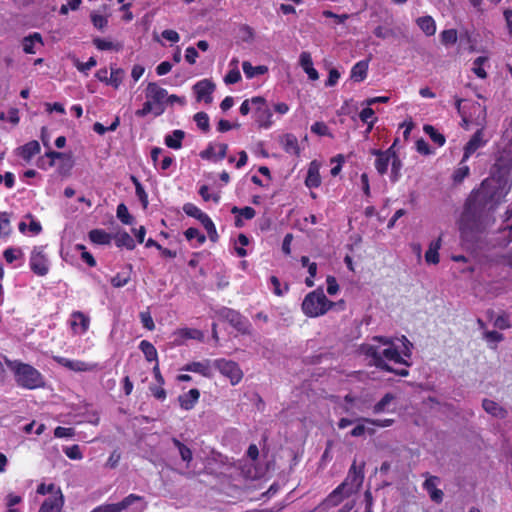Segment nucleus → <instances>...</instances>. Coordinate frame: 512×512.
I'll return each mask as SVG.
<instances>
[{"instance_id":"obj_1","label":"nucleus","mask_w":512,"mask_h":512,"mask_svg":"<svg viewBox=\"0 0 512 512\" xmlns=\"http://www.w3.org/2000/svg\"><path fill=\"white\" fill-rule=\"evenodd\" d=\"M512 169V160H496L492 175L486 178L468 197L461 215V229L479 230L500 201L508 194L510 184L508 175Z\"/></svg>"},{"instance_id":"obj_2","label":"nucleus","mask_w":512,"mask_h":512,"mask_svg":"<svg viewBox=\"0 0 512 512\" xmlns=\"http://www.w3.org/2000/svg\"><path fill=\"white\" fill-rule=\"evenodd\" d=\"M403 350L401 352L395 347L394 342L391 338L383 336H375L370 341L363 343L359 350L367 359L369 364L375 367L394 373L396 375L406 377L409 371L406 368L394 369L389 363L404 364L409 366L410 364L405 358L411 357L412 343L405 337L402 336Z\"/></svg>"},{"instance_id":"obj_3","label":"nucleus","mask_w":512,"mask_h":512,"mask_svg":"<svg viewBox=\"0 0 512 512\" xmlns=\"http://www.w3.org/2000/svg\"><path fill=\"white\" fill-rule=\"evenodd\" d=\"M5 363L20 388L35 390L45 386V377L40 371L28 363L5 358Z\"/></svg>"},{"instance_id":"obj_4","label":"nucleus","mask_w":512,"mask_h":512,"mask_svg":"<svg viewBox=\"0 0 512 512\" xmlns=\"http://www.w3.org/2000/svg\"><path fill=\"white\" fill-rule=\"evenodd\" d=\"M301 308L307 317L316 318L332 309L344 310L345 302L343 300L333 302L326 297L322 288H317L304 297Z\"/></svg>"},{"instance_id":"obj_5","label":"nucleus","mask_w":512,"mask_h":512,"mask_svg":"<svg viewBox=\"0 0 512 512\" xmlns=\"http://www.w3.org/2000/svg\"><path fill=\"white\" fill-rule=\"evenodd\" d=\"M462 126L468 128L473 124L484 129L487 123V108L478 102H468L467 110L462 119Z\"/></svg>"},{"instance_id":"obj_6","label":"nucleus","mask_w":512,"mask_h":512,"mask_svg":"<svg viewBox=\"0 0 512 512\" xmlns=\"http://www.w3.org/2000/svg\"><path fill=\"white\" fill-rule=\"evenodd\" d=\"M45 250L46 246H35L33 247L29 258V267L31 271L40 277L46 276L50 270V261Z\"/></svg>"},{"instance_id":"obj_7","label":"nucleus","mask_w":512,"mask_h":512,"mask_svg":"<svg viewBox=\"0 0 512 512\" xmlns=\"http://www.w3.org/2000/svg\"><path fill=\"white\" fill-rule=\"evenodd\" d=\"M213 366L226 378L230 380L232 385H237L243 378V372L239 365L224 358L213 361Z\"/></svg>"},{"instance_id":"obj_8","label":"nucleus","mask_w":512,"mask_h":512,"mask_svg":"<svg viewBox=\"0 0 512 512\" xmlns=\"http://www.w3.org/2000/svg\"><path fill=\"white\" fill-rule=\"evenodd\" d=\"M146 99L156 106L157 113L165 112V104L167 98V90L160 87L155 82L148 83L145 91Z\"/></svg>"},{"instance_id":"obj_9","label":"nucleus","mask_w":512,"mask_h":512,"mask_svg":"<svg viewBox=\"0 0 512 512\" xmlns=\"http://www.w3.org/2000/svg\"><path fill=\"white\" fill-rule=\"evenodd\" d=\"M363 480V465L357 467L354 462L349 469L347 477L340 485L346 490V494H353L360 488Z\"/></svg>"},{"instance_id":"obj_10","label":"nucleus","mask_w":512,"mask_h":512,"mask_svg":"<svg viewBox=\"0 0 512 512\" xmlns=\"http://www.w3.org/2000/svg\"><path fill=\"white\" fill-rule=\"evenodd\" d=\"M53 361L74 372H92L99 369V365L93 362L68 359L62 356H53Z\"/></svg>"},{"instance_id":"obj_11","label":"nucleus","mask_w":512,"mask_h":512,"mask_svg":"<svg viewBox=\"0 0 512 512\" xmlns=\"http://www.w3.org/2000/svg\"><path fill=\"white\" fill-rule=\"evenodd\" d=\"M120 512H143L147 503L142 496L129 494L122 501L118 502Z\"/></svg>"},{"instance_id":"obj_12","label":"nucleus","mask_w":512,"mask_h":512,"mask_svg":"<svg viewBox=\"0 0 512 512\" xmlns=\"http://www.w3.org/2000/svg\"><path fill=\"white\" fill-rule=\"evenodd\" d=\"M371 154L376 157L375 159V168L380 175H384L387 173L388 168L390 166V162L394 157V145L389 147L387 150L382 151L378 149H373Z\"/></svg>"},{"instance_id":"obj_13","label":"nucleus","mask_w":512,"mask_h":512,"mask_svg":"<svg viewBox=\"0 0 512 512\" xmlns=\"http://www.w3.org/2000/svg\"><path fill=\"white\" fill-rule=\"evenodd\" d=\"M486 143L487 140L484 139V129L478 128L465 145L462 162H466L474 152L483 147Z\"/></svg>"},{"instance_id":"obj_14","label":"nucleus","mask_w":512,"mask_h":512,"mask_svg":"<svg viewBox=\"0 0 512 512\" xmlns=\"http://www.w3.org/2000/svg\"><path fill=\"white\" fill-rule=\"evenodd\" d=\"M70 326L75 335H84L90 326V317L81 311H74L70 316Z\"/></svg>"},{"instance_id":"obj_15","label":"nucleus","mask_w":512,"mask_h":512,"mask_svg":"<svg viewBox=\"0 0 512 512\" xmlns=\"http://www.w3.org/2000/svg\"><path fill=\"white\" fill-rule=\"evenodd\" d=\"M214 89L215 85L208 79L200 80L193 86L197 101H204L208 104L212 102Z\"/></svg>"},{"instance_id":"obj_16","label":"nucleus","mask_w":512,"mask_h":512,"mask_svg":"<svg viewBox=\"0 0 512 512\" xmlns=\"http://www.w3.org/2000/svg\"><path fill=\"white\" fill-rule=\"evenodd\" d=\"M213 362L209 359L202 361H193L184 365L181 370L200 374L203 377L210 378L212 376Z\"/></svg>"},{"instance_id":"obj_17","label":"nucleus","mask_w":512,"mask_h":512,"mask_svg":"<svg viewBox=\"0 0 512 512\" xmlns=\"http://www.w3.org/2000/svg\"><path fill=\"white\" fill-rule=\"evenodd\" d=\"M63 504L64 497L60 488H58L54 495L44 500L38 512H61Z\"/></svg>"},{"instance_id":"obj_18","label":"nucleus","mask_w":512,"mask_h":512,"mask_svg":"<svg viewBox=\"0 0 512 512\" xmlns=\"http://www.w3.org/2000/svg\"><path fill=\"white\" fill-rule=\"evenodd\" d=\"M18 229L22 234H30L36 236L41 233V223L31 214H27L18 224Z\"/></svg>"},{"instance_id":"obj_19","label":"nucleus","mask_w":512,"mask_h":512,"mask_svg":"<svg viewBox=\"0 0 512 512\" xmlns=\"http://www.w3.org/2000/svg\"><path fill=\"white\" fill-rule=\"evenodd\" d=\"M228 145L225 143L210 144L200 156L203 159L221 161L226 157Z\"/></svg>"},{"instance_id":"obj_20","label":"nucleus","mask_w":512,"mask_h":512,"mask_svg":"<svg viewBox=\"0 0 512 512\" xmlns=\"http://www.w3.org/2000/svg\"><path fill=\"white\" fill-rule=\"evenodd\" d=\"M426 480L423 483V488L428 492L431 500L435 503H441L443 500V492L442 490L437 488V485L440 482V479L437 476L425 474Z\"/></svg>"},{"instance_id":"obj_21","label":"nucleus","mask_w":512,"mask_h":512,"mask_svg":"<svg viewBox=\"0 0 512 512\" xmlns=\"http://www.w3.org/2000/svg\"><path fill=\"white\" fill-rule=\"evenodd\" d=\"M299 64L305 73L308 75V78L312 81H315L319 78L318 71L313 67V61L311 54L307 51H303L299 56Z\"/></svg>"},{"instance_id":"obj_22","label":"nucleus","mask_w":512,"mask_h":512,"mask_svg":"<svg viewBox=\"0 0 512 512\" xmlns=\"http://www.w3.org/2000/svg\"><path fill=\"white\" fill-rule=\"evenodd\" d=\"M36 45H44L42 36L38 32L25 36L22 40L23 51L26 54H35L37 52Z\"/></svg>"},{"instance_id":"obj_23","label":"nucleus","mask_w":512,"mask_h":512,"mask_svg":"<svg viewBox=\"0 0 512 512\" xmlns=\"http://www.w3.org/2000/svg\"><path fill=\"white\" fill-rule=\"evenodd\" d=\"M351 494H346V490L343 486H337L323 501V505L330 508L339 505L345 498Z\"/></svg>"},{"instance_id":"obj_24","label":"nucleus","mask_w":512,"mask_h":512,"mask_svg":"<svg viewBox=\"0 0 512 512\" xmlns=\"http://www.w3.org/2000/svg\"><path fill=\"white\" fill-rule=\"evenodd\" d=\"M200 397V392L198 389L193 388L190 389L187 393L180 395L178 400L181 408L184 410H191L195 404L198 402Z\"/></svg>"},{"instance_id":"obj_25","label":"nucleus","mask_w":512,"mask_h":512,"mask_svg":"<svg viewBox=\"0 0 512 512\" xmlns=\"http://www.w3.org/2000/svg\"><path fill=\"white\" fill-rule=\"evenodd\" d=\"M369 68L368 60H361L353 65L350 78L355 82H362L366 79Z\"/></svg>"},{"instance_id":"obj_26","label":"nucleus","mask_w":512,"mask_h":512,"mask_svg":"<svg viewBox=\"0 0 512 512\" xmlns=\"http://www.w3.org/2000/svg\"><path fill=\"white\" fill-rule=\"evenodd\" d=\"M184 137L185 132L183 130L176 129L165 136L164 142L167 147L178 150L182 147Z\"/></svg>"},{"instance_id":"obj_27","label":"nucleus","mask_w":512,"mask_h":512,"mask_svg":"<svg viewBox=\"0 0 512 512\" xmlns=\"http://www.w3.org/2000/svg\"><path fill=\"white\" fill-rule=\"evenodd\" d=\"M305 184L309 188H317L321 184V177L319 174V167L316 162H312L309 166Z\"/></svg>"},{"instance_id":"obj_28","label":"nucleus","mask_w":512,"mask_h":512,"mask_svg":"<svg viewBox=\"0 0 512 512\" xmlns=\"http://www.w3.org/2000/svg\"><path fill=\"white\" fill-rule=\"evenodd\" d=\"M231 212H232V214H236V215L239 216L235 220L236 227H242L243 226V221H242L241 217L245 218L246 220H251L256 215V212H255L254 208L249 207V206H246V207H243V208H238V207L234 206L231 209Z\"/></svg>"},{"instance_id":"obj_29","label":"nucleus","mask_w":512,"mask_h":512,"mask_svg":"<svg viewBox=\"0 0 512 512\" xmlns=\"http://www.w3.org/2000/svg\"><path fill=\"white\" fill-rule=\"evenodd\" d=\"M283 149L291 155L300 153L297 137L293 134H285L281 140Z\"/></svg>"},{"instance_id":"obj_30","label":"nucleus","mask_w":512,"mask_h":512,"mask_svg":"<svg viewBox=\"0 0 512 512\" xmlns=\"http://www.w3.org/2000/svg\"><path fill=\"white\" fill-rule=\"evenodd\" d=\"M441 243H442V240L440 237L436 240H433L430 243L429 248L425 253V260L427 263H429V264H438L439 263L438 251L441 248Z\"/></svg>"},{"instance_id":"obj_31","label":"nucleus","mask_w":512,"mask_h":512,"mask_svg":"<svg viewBox=\"0 0 512 512\" xmlns=\"http://www.w3.org/2000/svg\"><path fill=\"white\" fill-rule=\"evenodd\" d=\"M482 407L488 414L494 417L504 418L507 414L506 410L493 400L484 399Z\"/></svg>"},{"instance_id":"obj_32","label":"nucleus","mask_w":512,"mask_h":512,"mask_svg":"<svg viewBox=\"0 0 512 512\" xmlns=\"http://www.w3.org/2000/svg\"><path fill=\"white\" fill-rule=\"evenodd\" d=\"M40 152V144L38 141L33 140L19 148V155L26 161Z\"/></svg>"},{"instance_id":"obj_33","label":"nucleus","mask_w":512,"mask_h":512,"mask_svg":"<svg viewBox=\"0 0 512 512\" xmlns=\"http://www.w3.org/2000/svg\"><path fill=\"white\" fill-rule=\"evenodd\" d=\"M139 349L144 354L146 361L158 363V353L155 346L151 342L142 340L139 343Z\"/></svg>"},{"instance_id":"obj_34","label":"nucleus","mask_w":512,"mask_h":512,"mask_svg":"<svg viewBox=\"0 0 512 512\" xmlns=\"http://www.w3.org/2000/svg\"><path fill=\"white\" fill-rule=\"evenodd\" d=\"M418 27L427 35L432 36L436 32V23L431 16H422L416 20Z\"/></svg>"},{"instance_id":"obj_35","label":"nucleus","mask_w":512,"mask_h":512,"mask_svg":"<svg viewBox=\"0 0 512 512\" xmlns=\"http://www.w3.org/2000/svg\"><path fill=\"white\" fill-rule=\"evenodd\" d=\"M242 69L245 76L248 79H252L257 75H262L267 72L268 68L266 66H253L250 62L244 61L242 64Z\"/></svg>"},{"instance_id":"obj_36","label":"nucleus","mask_w":512,"mask_h":512,"mask_svg":"<svg viewBox=\"0 0 512 512\" xmlns=\"http://www.w3.org/2000/svg\"><path fill=\"white\" fill-rule=\"evenodd\" d=\"M130 180L135 186V194H136L137 198L141 202L143 208L146 209L148 206V203H149L148 202V194L146 193L143 185L141 184V182L138 180V178L136 176L131 175Z\"/></svg>"},{"instance_id":"obj_37","label":"nucleus","mask_w":512,"mask_h":512,"mask_svg":"<svg viewBox=\"0 0 512 512\" xmlns=\"http://www.w3.org/2000/svg\"><path fill=\"white\" fill-rule=\"evenodd\" d=\"M89 239L99 245L109 244L111 241L110 235L102 229H94L89 232Z\"/></svg>"},{"instance_id":"obj_38","label":"nucleus","mask_w":512,"mask_h":512,"mask_svg":"<svg viewBox=\"0 0 512 512\" xmlns=\"http://www.w3.org/2000/svg\"><path fill=\"white\" fill-rule=\"evenodd\" d=\"M256 122L260 127L269 128L272 125V112L266 107L256 113Z\"/></svg>"},{"instance_id":"obj_39","label":"nucleus","mask_w":512,"mask_h":512,"mask_svg":"<svg viewBox=\"0 0 512 512\" xmlns=\"http://www.w3.org/2000/svg\"><path fill=\"white\" fill-rule=\"evenodd\" d=\"M3 257L8 264H12L18 259H23L24 254L19 247H8L3 251Z\"/></svg>"},{"instance_id":"obj_40","label":"nucleus","mask_w":512,"mask_h":512,"mask_svg":"<svg viewBox=\"0 0 512 512\" xmlns=\"http://www.w3.org/2000/svg\"><path fill=\"white\" fill-rule=\"evenodd\" d=\"M487 62L488 58L485 56H479L473 61L472 71L477 77L481 79H485L487 77V73L484 69V65Z\"/></svg>"},{"instance_id":"obj_41","label":"nucleus","mask_w":512,"mask_h":512,"mask_svg":"<svg viewBox=\"0 0 512 512\" xmlns=\"http://www.w3.org/2000/svg\"><path fill=\"white\" fill-rule=\"evenodd\" d=\"M424 132L430 137V139L438 146H443L445 143V137L432 125H425L423 128Z\"/></svg>"},{"instance_id":"obj_42","label":"nucleus","mask_w":512,"mask_h":512,"mask_svg":"<svg viewBox=\"0 0 512 512\" xmlns=\"http://www.w3.org/2000/svg\"><path fill=\"white\" fill-rule=\"evenodd\" d=\"M391 174H390V180L395 183L397 182L401 177V169H402V162L399 159V157L396 155V152L394 151V157L392 158L391 162Z\"/></svg>"},{"instance_id":"obj_43","label":"nucleus","mask_w":512,"mask_h":512,"mask_svg":"<svg viewBox=\"0 0 512 512\" xmlns=\"http://www.w3.org/2000/svg\"><path fill=\"white\" fill-rule=\"evenodd\" d=\"M172 442L178 449L181 459L184 462L190 463L193 458L191 449L180 442L177 438H172Z\"/></svg>"},{"instance_id":"obj_44","label":"nucleus","mask_w":512,"mask_h":512,"mask_svg":"<svg viewBox=\"0 0 512 512\" xmlns=\"http://www.w3.org/2000/svg\"><path fill=\"white\" fill-rule=\"evenodd\" d=\"M115 242L118 247H125L128 250H133L136 246L135 241L127 232L119 233Z\"/></svg>"},{"instance_id":"obj_45","label":"nucleus","mask_w":512,"mask_h":512,"mask_svg":"<svg viewBox=\"0 0 512 512\" xmlns=\"http://www.w3.org/2000/svg\"><path fill=\"white\" fill-rule=\"evenodd\" d=\"M125 72L121 68L111 67L108 85L118 88L124 79Z\"/></svg>"},{"instance_id":"obj_46","label":"nucleus","mask_w":512,"mask_h":512,"mask_svg":"<svg viewBox=\"0 0 512 512\" xmlns=\"http://www.w3.org/2000/svg\"><path fill=\"white\" fill-rule=\"evenodd\" d=\"M176 334L182 339L202 340L203 338V333L200 330L193 328H181L176 332Z\"/></svg>"},{"instance_id":"obj_47","label":"nucleus","mask_w":512,"mask_h":512,"mask_svg":"<svg viewBox=\"0 0 512 512\" xmlns=\"http://www.w3.org/2000/svg\"><path fill=\"white\" fill-rule=\"evenodd\" d=\"M395 399V396L391 393H386L380 401H378L374 407L373 412L375 414H379L385 412L387 407L391 404V402Z\"/></svg>"},{"instance_id":"obj_48","label":"nucleus","mask_w":512,"mask_h":512,"mask_svg":"<svg viewBox=\"0 0 512 512\" xmlns=\"http://www.w3.org/2000/svg\"><path fill=\"white\" fill-rule=\"evenodd\" d=\"M194 121L199 129H201L204 132L209 131L210 124H209V117L207 113L205 112H198L194 115Z\"/></svg>"},{"instance_id":"obj_49","label":"nucleus","mask_w":512,"mask_h":512,"mask_svg":"<svg viewBox=\"0 0 512 512\" xmlns=\"http://www.w3.org/2000/svg\"><path fill=\"white\" fill-rule=\"evenodd\" d=\"M269 282L270 288L275 295L283 296L288 292V285L285 284L284 287H282L280 280L276 276H271Z\"/></svg>"},{"instance_id":"obj_50","label":"nucleus","mask_w":512,"mask_h":512,"mask_svg":"<svg viewBox=\"0 0 512 512\" xmlns=\"http://www.w3.org/2000/svg\"><path fill=\"white\" fill-rule=\"evenodd\" d=\"M63 452L71 460H81L83 458V453L77 444L64 447Z\"/></svg>"},{"instance_id":"obj_51","label":"nucleus","mask_w":512,"mask_h":512,"mask_svg":"<svg viewBox=\"0 0 512 512\" xmlns=\"http://www.w3.org/2000/svg\"><path fill=\"white\" fill-rule=\"evenodd\" d=\"M97 65V61L94 57H90L87 62H80L78 59H74V66L78 71L88 74V71Z\"/></svg>"},{"instance_id":"obj_52","label":"nucleus","mask_w":512,"mask_h":512,"mask_svg":"<svg viewBox=\"0 0 512 512\" xmlns=\"http://www.w3.org/2000/svg\"><path fill=\"white\" fill-rule=\"evenodd\" d=\"M311 132L318 136L333 137L329 127L324 122L321 121H317L314 124H312Z\"/></svg>"},{"instance_id":"obj_53","label":"nucleus","mask_w":512,"mask_h":512,"mask_svg":"<svg viewBox=\"0 0 512 512\" xmlns=\"http://www.w3.org/2000/svg\"><path fill=\"white\" fill-rule=\"evenodd\" d=\"M184 234L188 241H192V240L196 239L198 245H201L206 241L205 235L200 233V231L197 228H193V227L188 228Z\"/></svg>"},{"instance_id":"obj_54","label":"nucleus","mask_w":512,"mask_h":512,"mask_svg":"<svg viewBox=\"0 0 512 512\" xmlns=\"http://www.w3.org/2000/svg\"><path fill=\"white\" fill-rule=\"evenodd\" d=\"M150 113L154 114L156 117L162 115V113H157L156 106L151 104L147 99L142 108L135 112L136 116L138 117H145Z\"/></svg>"},{"instance_id":"obj_55","label":"nucleus","mask_w":512,"mask_h":512,"mask_svg":"<svg viewBox=\"0 0 512 512\" xmlns=\"http://www.w3.org/2000/svg\"><path fill=\"white\" fill-rule=\"evenodd\" d=\"M441 42L444 45H452L457 42V31L455 29L444 30L440 34Z\"/></svg>"},{"instance_id":"obj_56","label":"nucleus","mask_w":512,"mask_h":512,"mask_svg":"<svg viewBox=\"0 0 512 512\" xmlns=\"http://www.w3.org/2000/svg\"><path fill=\"white\" fill-rule=\"evenodd\" d=\"M236 244L240 246L235 247L236 254L239 257L247 256V251L244 249L249 244V238L245 234H239L236 240Z\"/></svg>"},{"instance_id":"obj_57","label":"nucleus","mask_w":512,"mask_h":512,"mask_svg":"<svg viewBox=\"0 0 512 512\" xmlns=\"http://www.w3.org/2000/svg\"><path fill=\"white\" fill-rule=\"evenodd\" d=\"M130 280V274L127 272H121L111 278V285L115 288L125 286Z\"/></svg>"},{"instance_id":"obj_58","label":"nucleus","mask_w":512,"mask_h":512,"mask_svg":"<svg viewBox=\"0 0 512 512\" xmlns=\"http://www.w3.org/2000/svg\"><path fill=\"white\" fill-rule=\"evenodd\" d=\"M461 161L460 166L453 173V180L455 183H461L470 173V169L467 165H463Z\"/></svg>"},{"instance_id":"obj_59","label":"nucleus","mask_w":512,"mask_h":512,"mask_svg":"<svg viewBox=\"0 0 512 512\" xmlns=\"http://www.w3.org/2000/svg\"><path fill=\"white\" fill-rule=\"evenodd\" d=\"M117 217L123 224H131L132 223V216L130 215L127 207L124 204H119L117 206Z\"/></svg>"},{"instance_id":"obj_60","label":"nucleus","mask_w":512,"mask_h":512,"mask_svg":"<svg viewBox=\"0 0 512 512\" xmlns=\"http://www.w3.org/2000/svg\"><path fill=\"white\" fill-rule=\"evenodd\" d=\"M10 220L6 212H0V238L10 234Z\"/></svg>"},{"instance_id":"obj_61","label":"nucleus","mask_w":512,"mask_h":512,"mask_svg":"<svg viewBox=\"0 0 512 512\" xmlns=\"http://www.w3.org/2000/svg\"><path fill=\"white\" fill-rule=\"evenodd\" d=\"M22 502V497L13 493H9L6 496V506L8 508V512H20L18 509H15L14 506Z\"/></svg>"},{"instance_id":"obj_62","label":"nucleus","mask_w":512,"mask_h":512,"mask_svg":"<svg viewBox=\"0 0 512 512\" xmlns=\"http://www.w3.org/2000/svg\"><path fill=\"white\" fill-rule=\"evenodd\" d=\"M0 119L3 121H8L12 124H17L19 122L18 109L10 108L7 113L1 112Z\"/></svg>"},{"instance_id":"obj_63","label":"nucleus","mask_w":512,"mask_h":512,"mask_svg":"<svg viewBox=\"0 0 512 512\" xmlns=\"http://www.w3.org/2000/svg\"><path fill=\"white\" fill-rule=\"evenodd\" d=\"M75 248L81 251V258L88 266L94 267L96 265L93 255L85 250V246L83 244H77Z\"/></svg>"},{"instance_id":"obj_64","label":"nucleus","mask_w":512,"mask_h":512,"mask_svg":"<svg viewBox=\"0 0 512 512\" xmlns=\"http://www.w3.org/2000/svg\"><path fill=\"white\" fill-rule=\"evenodd\" d=\"M90 512H120L118 503H105L95 507Z\"/></svg>"}]
</instances>
